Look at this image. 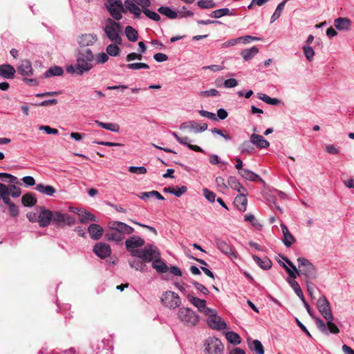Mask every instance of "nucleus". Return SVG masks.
I'll use <instances>...</instances> for the list:
<instances>
[{"label": "nucleus", "mask_w": 354, "mask_h": 354, "mask_svg": "<svg viewBox=\"0 0 354 354\" xmlns=\"http://www.w3.org/2000/svg\"><path fill=\"white\" fill-rule=\"evenodd\" d=\"M187 297L189 301L196 307L198 311L204 315H208L210 313H213V309L206 306V301L205 299H199L191 295H187Z\"/></svg>", "instance_id": "nucleus-13"}, {"label": "nucleus", "mask_w": 354, "mask_h": 354, "mask_svg": "<svg viewBox=\"0 0 354 354\" xmlns=\"http://www.w3.org/2000/svg\"><path fill=\"white\" fill-rule=\"evenodd\" d=\"M17 71L23 76L31 75L33 72L31 62L27 59L23 60L17 67Z\"/></svg>", "instance_id": "nucleus-24"}, {"label": "nucleus", "mask_w": 354, "mask_h": 354, "mask_svg": "<svg viewBox=\"0 0 354 354\" xmlns=\"http://www.w3.org/2000/svg\"><path fill=\"white\" fill-rule=\"evenodd\" d=\"M333 319L327 321L326 325L328 326L329 331L331 333L337 334L339 333V330L338 327L333 322Z\"/></svg>", "instance_id": "nucleus-60"}, {"label": "nucleus", "mask_w": 354, "mask_h": 354, "mask_svg": "<svg viewBox=\"0 0 354 354\" xmlns=\"http://www.w3.org/2000/svg\"><path fill=\"white\" fill-rule=\"evenodd\" d=\"M178 316L180 320L187 326H195L199 320L198 315L189 308H180L178 310Z\"/></svg>", "instance_id": "nucleus-5"}, {"label": "nucleus", "mask_w": 354, "mask_h": 354, "mask_svg": "<svg viewBox=\"0 0 354 354\" xmlns=\"http://www.w3.org/2000/svg\"><path fill=\"white\" fill-rule=\"evenodd\" d=\"M193 284H194V287L196 288V289L198 290V291L201 292L203 295H206L209 294V290L203 284H201L198 282H196V281H194Z\"/></svg>", "instance_id": "nucleus-63"}, {"label": "nucleus", "mask_w": 354, "mask_h": 354, "mask_svg": "<svg viewBox=\"0 0 354 354\" xmlns=\"http://www.w3.org/2000/svg\"><path fill=\"white\" fill-rule=\"evenodd\" d=\"M134 1L132 0H125L124 1V8L125 11L128 10L131 14L134 15V18H139L141 15V10L140 8L137 6Z\"/></svg>", "instance_id": "nucleus-22"}, {"label": "nucleus", "mask_w": 354, "mask_h": 354, "mask_svg": "<svg viewBox=\"0 0 354 354\" xmlns=\"http://www.w3.org/2000/svg\"><path fill=\"white\" fill-rule=\"evenodd\" d=\"M40 213L38 215V223L40 227H45L48 226L52 221V211L40 207Z\"/></svg>", "instance_id": "nucleus-15"}, {"label": "nucleus", "mask_w": 354, "mask_h": 354, "mask_svg": "<svg viewBox=\"0 0 354 354\" xmlns=\"http://www.w3.org/2000/svg\"><path fill=\"white\" fill-rule=\"evenodd\" d=\"M64 73V70L60 66H53L50 67L48 71L45 73L46 77H50L53 76H61Z\"/></svg>", "instance_id": "nucleus-40"}, {"label": "nucleus", "mask_w": 354, "mask_h": 354, "mask_svg": "<svg viewBox=\"0 0 354 354\" xmlns=\"http://www.w3.org/2000/svg\"><path fill=\"white\" fill-rule=\"evenodd\" d=\"M105 239L109 241H113L120 242L124 239V236L116 230L109 228L105 234Z\"/></svg>", "instance_id": "nucleus-25"}, {"label": "nucleus", "mask_w": 354, "mask_h": 354, "mask_svg": "<svg viewBox=\"0 0 354 354\" xmlns=\"http://www.w3.org/2000/svg\"><path fill=\"white\" fill-rule=\"evenodd\" d=\"M205 315L208 317L207 322L210 328L218 330L227 328V324L221 317L216 315L215 310L213 309V313Z\"/></svg>", "instance_id": "nucleus-11"}, {"label": "nucleus", "mask_w": 354, "mask_h": 354, "mask_svg": "<svg viewBox=\"0 0 354 354\" xmlns=\"http://www.w3.org/2000/svg\"><path fill=\"white\" fill-rule=\"evenodd\" d=\"M225 337L227 341L234 344H239L241 343V337L240 336L232 331L227 332L225 334Z\"/></svg>", "instance_id": "nucleus-47"}, {"label": "nucleus", "mask_w": 354, "mask_h": 354, "mask_svg": "<svg viewBox=\"0 0 354 354\" xmlns=\"http://www.w3.org/2000/svg\"><path fill=\"white\" fill-rule=\"evenodd\" d=\"M79 221H80V223H81L82 224H85L88 221L97 222V218L94 214H93L90 212H88L86 210H82Z\"/></svg>", "instance_id": "nucleus-35"}, {"label": "nucleus", "mask_w": 354, "mask_h": 354, "mask_svg": "<svg viewBox=\"0 0 354 354\" xmlns=\"http://www.w3.org/2000/svg\"><path fill=\"white\" fill-rule=\"evenodd\" d=\"M239 174L243 178L250 181L262 180V179L259 175L249 169H241V171H239Z\"/></svg>", "instance_id": "nucleus-28"}, {"label": "nucleus", "mask_w": 354, "mask_h": 354, "mask_svg": "<svg viewBox=\"0 0 354 354\" xmlns=\"http://www.w3.org/2000/svg\"><path fill=\"white\" fill-rule=\"evenodd\" d=\"M252 258L256 263L264 270H269L272 267V261L267 257L261 259L258 256L254 254Z\"/></svg>", "instance_id": "nucleus-27"}, {"label": "nucleus", "mask_w": 354, "mask_h": 354, "mask_svg": "<svg viewBox=\"0 0 354 354\" xmlns=\"http://www.w3.org/2000/svg\"><path fill=\"white\" fill-rule=\"evenodd\" d=\"M197 4L200 8L203 9L212 8L216 6L215 3L212 1H206L204 0H200L197 2Z\"/></svg>", "instance_id": "nucleus-55"}, {"label": "nucleus", "mask_w": 354, "mask_h": 354, "mask_svg": "<svg viewBox=\"0 0 354 354\" xmlns=\"http://www.w3.org/2000/svg\"><path fill=\"white\" fill-rule=\"evenodd\" d=\"M199 114L203 117H206L208 119L216 121L217 120V117L215 113L209 112L207 111L201 110L199 111Z\"/></svg>", "instance_id": "nucleus-61"}, {"label": "nucleus", "mask_w": 354, "mask_h": 354, "mask_svg": "<svg viewBox=\"0 0 354 354\" xmlns=\"http://www.w3.org/2000/svg\"><path fill=\"white\" fill-rule=\"evenodd\" d=\"M129 264L131 268L138 271H145L146 264L142 259H133L129 261Z\"/></svg>", "instance_id": "nucleus-37"}, {"label": "nucleus", "mask_w": 354, "mask_h": 354, "mask_svg": "<svg viewBox=\"0 0 354 354\" xmlns=\"http://www.w3.org/2000/svg\"><path fill=\"white\" fill-rule=\"evenodd\" d=\"M127 67L129 68V69H131V70H138V69H140V68H149V66L148 64H145V63H132V64H128L127 65Z\"/></svg>", "instance_id": "nucleus-53"}, {"label": "nucleus", "mask_w": 354, "mask_h": 354, "mask_svg": "<svg viewBox=\"0 0 354 354\" xmlns=\"http://www.w3.org/2000/svg\"><path fill=\"white\" fill-rule=\"evenodd\" d=\"M21 193V189L19 187L15 185H10L9 195L16 198L19 197Z\"/></svg>", "instance_id": "nucleus-59"}, {"label": "nucleus", "mask_w": 354, "mask_h": 354, "mask_svg": "<svg viewBox=\"0 0 354 354\" xmlns=\"http://www.w3.org/2000/svg\"><path fill=\"white\" fill-rule=\"evenodd\" d=\"M283 259L291 268L288 267L283 263L282 267L288 273L292 279H296L297 276H304L305 282L313 281L317 278L318 273L316 268L307 259L299 257L297 259L298 268L287 257H283Z\"/></svg>", "instance_id": "nucleus-1"}, {"label": "nucleus", "mask_w": 354, "mask_h": 354, "mask_svg": "<svg viewBox=\"0 0 354 354\" xmlns=\"http://www.w3.org/2000/svg\"><path fill=\"white\" fill-rule=\"evenodd\" d=\"M16 73L15 68L10 64L0 66V76L5 79H13Z\"/></svg>", "instance_id": "nucleus-21"}, {"label": "nucleus", "mask_w": 354, "mask_h": 354, "mask_svg": "<svg viewBox=\"0 0 354 354\" xmlns=\"http://www.w3.org/2000/svg\"><path fill=\"white\" fill-rule=\"evenodd\" d=\"M106 8L113 17L112 19L116 21L120 20L122 18V12H123V11L120 8L109 6H106Z\"/></svg>", "instance_id": "nucleus-36"}, {"label": "nucleus", "mask_w": 354, "mask_h": 354, "mask_svg": "<svg viewBox=\"0 0 354 354\" xmlns=\"http://www.w3.org/2000/svg\"><path fill=\"white\" fill-rule=\"evenodd\" d=\"M203 193L205 198L211 203L214 202L216 198V194L208 189L207 188H203Z\"/></svg>", "instance_id": "nucleus-54"}, {"label": "nucleus", "mask_w": 354, "mask_h": 354, "mask_svg": "<svg viewBox=\"0 0 354 354\" xmlns=\"http://www.w3.org/2000/svg\"><path fill=\"white\" fill-rule=\"evenodd\" d=\"M108 3L105 6H115L120 8L122 10L123 12H125V8L122 4V0H107Z\"/></svg>", "instance_id": "nucleus-58"}, {"label": "nucleus", "mask_w": 354, "mask_h": 354, "mask_svg": "<svg viewBox=\"0 0 354 354\" xmlns=\"http://www.w3.org/2000/svg\"><path fill=\"white\" fill-rule=\"evenodd\" d=\"M152 267L159 273H165L169 270L168 266L160 259V257L153 260Z\"/></svg>", "instance_id": "nucleus-30"}, {"label": "nucleus", "mask_w": 354, "mask_h": 354, "mask_svg": "<svg viewBox=\"0 0 354 354\" xmlns=\"http://www.w3.org/2000/svg\"><path fill=\"white\" fill-rule=\"evenodd\" d=\"M145 242L143 239L137 236H132L128 238L125 241V246L127 250L133 257L136 255V252L139 251L138 248L142 247Z\"/></svg>", "instance_id": "nucleus-10"}, {"label": "nucleus", "mask_w": 354, "mask_h": 354, "mask_svg": "<svg viewBox=\"0 0 354 354\" xmlns=\"http://www.w3.org/2000/svg\"><path fill=\"white\" fill-rule=\"evenodd\" d=\"M108 225L109 228L116 230L124 236V226H126V223L120 221H110Z\"/></svg>", "instance_id": "nucleus-43"}, {"label": "nucleus", "mask_w": 354, "mask_h": 354, "mask_svg": "<svg viewBox=\"0 0 354 354\" xmlns=\"http://www.w3.org/2000/svg\"><path fill=\"white\" fill-rule=\"evenodd\" d=\"M253 143L251 142V140H245L243 142L240 146L239 149L241 153L243 154H251L254 151Z\"/></svg>", "instance_id": "nucleus-34"}, {"label": "nucleus", "mask_w": 354, "mask_h": 354, "mask_svg": "<svg viewBox=\"0 0 354 354\" xmlns=\"http://www.w3.org/2000/svg\"><path fill=\"white\" fill-rule=\"evenodd\" d=\"M215 182L220 192H224L227 190L228 186L225 184L223 178L221 176L216 177Z\"/></svg>", "instance_id": "nucleus-51"}, {"label": "nucleus", "mask_w": 354, "mask_h": 354, "mask_svg": "<svg viewBox=\"0 0 354 354\" xmlns=\"http://www.w3.org/2000/svg\"><path fill=\"white\" fill-rule=\"evenodd\" d=\"M52 221L55 223L57 226H62L66 224L69 226L73 225L75 223V219L68 214H62L60 212H52Z\"/></svg>", "instance_id": "nucleus-9"}, {"label": "nucleus", "mask_w": 354, "mask_h": 354, "mask_svg": "<svg viewBox=\"0 0 354 354\" xmlns=\"http://www.w3.org/2000/svg\"><path fill=\"white\" fill-rule=\"evenodd\" d=\"M142 12L147 17L155 21H158L160 19V15L154 11L146 9L143 10Z\"/></svg>", "instance_id": "nucleus-52"}, {"label": "nucleus", "mask_w": 354, "mask_h": 354, "mask_svg": "<svg viewBox=\"0 0 354 354\" xmlns=\"http://www.w3.org/2000/svg\"><path fill=\"white\" fill-rule=\"evenodd\" d=\"M187 190L186 186H182L180 187H174L173 194H174L177 197L181 196L183 194H185Z\"/></svg>", "instance_id": "nucleus-64"}, {"label": "nucleus", "mask_w": 354, "mask_h": 354, "mask_svg": "<svg viewBox=\"0 0 354 354\" xmlns=\"http://www.w3.org/2000/svg\"><path fill=\"white\" fill-rule=\"evenodd\" d=\"M351 21L349 19L345 17H339L334 21L335 27L338 30H349Z\"/></svg>", "instance_id": "nucleus-26"}, {"label": "nucleus", "mask_w": 354, "mask_h": 354, "mask_svg": "<svg viewBox=\"0 0 354 354\" xmlns=\"http://www.w3.org/2000/svg\"><path fill=\"white\" fill-rule=\"evenodd\" d=\"M180 129L181 130L189 129V130H195L196 132L198 131H204L207 129V123H203L201 124H197L194 121H189L188 122H184L180 124Z\"/></svg>", "instance_id": "nucleus-16"}, {"label": "nucleus", "mask_w": 354, "mask_h": 354, "mask_svg": "<svg viewBox=\"0 0 354 354\" xmlns=\"http://www.w3.org/2000/svg\"><path fill=\"white\" fill-rule=\"evenodd\" d=\"M125 35L130 41H136L138 39V31L132 26H127L125 28Z\"/></svg>", "instance_id": "nucleus-38"}, {"label": "nucleus", "mask_w": 354, "mask_h": 354, "mask_svg": "<svg viewBox=\"0 0 354 354\" xmlns=\"http://www.w3.org/2000/svg\"><path fill=\"white\" fill-rule=\"evenodd\" d=\"M129 171L133 174H144L147 173V169L145 167H134L131 166L129 167Z\"/></svg>", "instance_id": "nucleus-57"}, {"label": "nucleus", "mask_w": 354, "mask_h": 354, "mask_svg": "<svg viewBox=\"0 0 354 354\" xmlns=\"http://www.w3.org/2000/svg\"><path fill=\"white\" fill-rule=\"evenodd\" d=\"M313 319H315L317 327L322 333H327V328H326V326L327 325L324 323V322L322 319H321L320 318H319V317H314Z\"/></svg>", "instance_id": "nucleus-56"}, {"label": "nucleus", "mask_w": 354, "mask_h": 354, "mask_svg": "<svg viewBox=\"0 0 354 354\" xmlns=\"http://www.w3.org/2000/svg\"><path fill=\"white\" fill-rule=\"evenodd\" d=\"M97 40V36L94 34H82L78 38V43L81 46H89L93 45Z\"/></svg>", "instance_id": "nucleus-18"}, {"label": "nucleus", "mask_w": 354, "mask_h": 354, "mask_svg": "<svg viewBox=\"0 0 354 354\" xmlns=\"http://www.w3.org/2000/svg\"><path fill=\"white\" fill-rule=\"evenodd\" d=\"M35 189L47 196H53L56 192V189L53 186L45 185L42 183L37 184L35 187Z\"/></svg>", "instance_id": "nucleus-29"}, {"label": "nucleus", "mask_w": 354, "mask_h": 354, "mask_svg": "<svg viewBox=\"0 0 354 354\" xmlns=\"http://www.w3.org/2000/svg\"><path fill=\"white\" fill-rule=\"evenodd\" d=\"M228 186L239 192H245V188L243 187L235 176H230L227 180Z\"/></svg>", "instance_id": "nucleus-33"}, {"label": "nucleus", "mask_w": 354, "mask_h": 354, "mask_svg": "<svg viewBox=\"0 0 354 354\" xmlns=\"http://www.w3.org/2000/svg\"><path fill=\"white\" fill-rule=\"evenodd\" d=\"M216 248L223 254L231 259H236V254L234 248L230 245L226 241L221 239L215 240Z\"/></svg>", "instance_id": "nucleus-12"}, {"label": "nucleus", "mask_w": 354, "mask_h": 354, "mask_svg": "<svg viewBox=\"0 0 354 354\" xmlns=\"http://www.w3.org/2000/svg\"><path fill=\"white\" fill-rule=\"evenodd\" d=\"M158 11L162 14L165 15L169 19H174L177 18L178 15L177 12L172 10L170 8L167 6H161L158 9Z\"/></svg>", "instance_id": "nucleus-39"}, {"label": "nucleus", "mask_w": 354, "mask_h": 354, "mask_svg": "<svg viewBox=\"0 0 354 354\" xmlns=\"http://www.w3.org/2000/svg\"><path fill=\"white\" fill-rule=\"evenodd\" d=\"M122 44H116L112 43L107 46L106 50V53L110 56H117L119 55L120 49L118 47V45H121Z\"/></svg>", "instance_id": "nucleus-45"}, {"label": "nucleus", "mask_w": 354, "mask_h": 354, "mask_svg": "<svg viewBox=\"0 0 354 354\" xmlns=\"http://www.w3.org/2000/svg\"><path fill=\"white\" fill-rule=\"evenodd\" d=\"M259 52V49L256 46H253L248 49H244L240 53L245 61H249L252 59Z\"/></svg>", "instance_id": "nucleus-31"}, {"label": "nucleus", "mask_w": 354, "mask_h": 354, "mask_svg": "<svg viewBox=\"0 0 354 354\" xmlns=\"http://www.w3.org/2000/svg\"><path fill=\"white\" fill-rule=\"evenodd\" d=\"M249 347L252 351H254L258 354H264V348L261 342L258 339L253 340L249 344Z\"/></svg>", "instance_id": "nucleus-42"}, {"label": "nucleus", "mask_w": 354, "mask_h": 354, "mask_svg": "<svg viewBox=\"0 0 354 354\" xmlns=\"http://www.w3.org/2000/svg\"><path fill=\"white\" fill-rule=\"evenodd\" d=\"M218 91L216 89L212 88L207 91H201L200 95L207 97H214L218 95Z\"/></svg>", "instance_id": "nucleus-62"}, {"label": "nucleus", "mask_w": 354, "mask_h": 354, "mask_svg": "<svg viewBox=\"0 0 354 354\" xmlns=\"http://www.w3.org/2000/svg\"><path fill=\"white\" fill-rule=\"evenodd\" d=\"M93 251L101 259H104L110 256L111 253L109 245L102 242L96 243L93 247Z\"/></svg>", "instance_id": "nucleus-14"}, {"label": "nucleus", "mask_w": 354, "mask_h": 354, "mask_svg": "<svg viewBox=\"0 0 354 354\" xmlns=\"http://www.w3.org/2000/svg\"><path fill=\"white\" fill-rule=\"evenodd\" d=\"M257 96L259 100L263 101L264 102L268 104L277 105L280 103L279 100L277 98H272L264 93H258Z\"/></svg>", "instance_id": "nucleus-44"}, {"label": "nucleus", "mask_w": 354, "mask_h": 354, "mask_svg": "<svg viewBox=\"0 0 354 354\" xmlns=\"http://www.w3.org/2000/svg\"><path fill=\"white\" fill-rule=\"evenodd\" d=\"M303 50L306 59L310 62L312 61L315 55V51L313 48L308 46H304Z\"/></svg>", "instance_id": "nucleus-50"}, {"label": "nucleus", "mask_w": 354, "mask_h": 354, "mask_svg": "<svg viewBox=\"0 0 354 354\" xmlns=\"http://www.w3.org/2000/svg\"><path fill=\"white\" fill-rule=\"evenodd\" d=\"M161 302L165 306L170 309H175L180 306L181 300L174 292L167 291L161 297Z\"/></svg>", "instance_id": "nucleus-7"}, {"label": "nucleus", "mask_w": 354, "mask_h": 354, "mask_svg": "<svg viewBox=\"0 0 354 354\" xmlns=\"http://www.w3.org/2000/svg\"><path fill=\"white\" fill-rule=\"evenodd\" d=\"M204 351L207 354H223L224 346L218 338L208 337L204 343Z\"/></svg>", "instance_id": "nucleus-6"}, {"label": "nucleus", "mask_w": 354, "mask_h": 354, "mask_svg": "<svg viewBox=\"0 0 354 354\" xmlns=\"http://www.w3.org/2000/svg\"><path fill=\"white\" fill-rule=\"evenodd\" d=\"M106 37L112 43L122 44V39L121 34L122 33V26L115 20L108 18L106 20V24L103 28Z\"/></svg>", "instance_id": "nucleus-3"}, {"label": "nucleus", "mask_w": 354, "mask_h": 354, "mask_svg": "<svg viewBox=\"0 0 354 354\" xmlns=\"http://www.w3.org/2000/svg\"><path fill=\"white\" fill-rule=\"evenodd\" d=\"M21 203L24 206L32 207L37 203V198L32 193H27L21 198Z\"/></svg>", "instance_id": "nucleus-32"}, {"label": "nucleus", "mask_w": 354, "mask_h": 354, "mask_svg": "<svg viewBox=\"0 0 354 354\" xmlns=\"http://www.w3.org/2000/svg\"><path fill=\"white\" fill-rule=\"evenodd\" d=\"M239 193L240 194L235 197L234 203L240 211L245 212L248 204V200L246 198L248 192L245 189V192H241Z\"/></svg>", "instance_id": "nucleus-17"}, {"label": "nucleus", "mask_w": 354, "mask_h": 354, "mask_svg": "<svg viewBox=\"0 0 354 354\" xmlns=\"http://www.w3.org/2000/svg\"><path fill=\"white\" fill-rule=\"evenodd\" d=\"M136 253L135 257L142 259L145 263L151 262L153 259L160 257L158 248L153 245H147Z\"/></svg>", "instance_id": "nucleus-4"}, {"label": "nucleus", "mask_w": 354, "mask_h": 354, "mask_svg": "<svg viewBox=\"0 0 354 354\" xmlns=\"http://www.w3.org/2000/svg\"><path fill=\"white\" fill-rule=\"evenodd\" d=\"M317 308L322 315V317L326 320L329 321L330 319H333V315L330 307V304L326 297V296L322 295L317 301Z\"/></svg>", "instance_id": "nucleus-8"}, {"label": "nucleus", "mask_w": 354, "mask_h": 354, "mask_svg": "<svg viewBox=\"0 0 354 354\" xmlns=\"http://www.w3.org/2000/svg\"><path fill=\"white\" fill-rule=\"evenodd\" d=\"M91 239L93 240H99L103 235L104 229L97 224H91L88 227Z\"/></svg>", "instance_id": "nucleus-19"}, {"label": "nucleus", "mask_w": 354, "mask_h": 354, "mask_svg": "<svg viewBox=\"0 0 354 354\" xmlns=\"http://www.w3.org/2000/svg\"><path fill=\"white\" fill-rule=\"evenodd\" d=\"M281 227L283 235V243L286 247L290 248L296 241V239L284 223L281 224Z\"/></svg>", "instance_id": "nucleus-20"}, {"label": "nucleus", "mask_w": 354, "mask_h": 354, "mask_svg": "<svg viewBox=\"0 0 354 354\" xmlns=\"http://www.w3.org/2000/svg\"><path fill=\"white\" fill-rule=\"evenodd\" d=\"M288 282L294 290L296 295L300 298V299L304 300V295L298 282L296 281L295 279H289L288 280Z\"/></svg>", "instance_id": "nucleus-41"}, {"label": "nucleus", "mask_w": 354, "mask_h": 354, "mask_svg": "<svg viewBox=\"0 0 354 354\" xmlns=\"http://www.w3.org/2000/svg\"><path fill=\"white\" fill-rule=\"evenodd\" d=\"M250 140L251 142L259 149L267 148L270 146V142L261 135L253 133L250 136Z\"/></svg>", "instance_id": "nucleus-23"}, {"label": "nucleus", "mask_w": 354, "mask_h": 354, "mask_svg": "<svg viewBox=\"0 0 354 354\" xmlns=\"http://www.w3.org/2000/svg\"><path fill=\"white\" fill-rule=\"evenodd\" d=\"M0 178L10 183H18L17 177L7 173H0Z\"/></svg>", "instance_id": "nucleus-49"}, {"label": "nucleus", "mask_w": 354, "mask_h": 354, "mask_svg": "<svg viewBox=\"0 0 354 354\" xmlns=\"http://www.w3.org/2000/svg\"><path fill=\"white\" fill-rule=\"evenodd\" d=\"M287 1L288 0H283L277 6V9L271 17V22L275 21L280 17Z\"/></svg>", "instance_id": "nucleus-46"}, {"label": "nucleus", "mask_w": 354, "mask_h": 354, "mask_svg": "<svg viewBox=\"0 0 354 354\" xmlns=\"http://www.w3.org/2000/svg\"><path fill=\"white\" fill-rule=\"evenodd\" d=\"M231 15L232 14L230 13V10L228 8H225L218 9V10H216L212 12L210 14V17H214V18H220L223 16Z\"/></svg>", "instance_id": "nucleus-48"}, {"label": "nucleus", "mask_w": 354, "mask_h": 354, "mask_svg": "<svg viewBox=\"0 0 354 354\" xmlns=\"http://www.w3.org/2000/svg\"><path fill=\"white\" fill-rule=\"evenodd\" d=\"M94 57L90 49H85L79 53L75 65H70L66 67V71L69 73L82 75L93 67L92 62Z\"/></svg>", "instance_id": "nucleus-2"}]
</instances>
